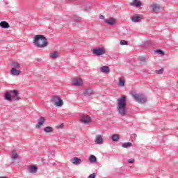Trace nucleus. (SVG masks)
<instances>
[{
    "mask_svg": "<svg viewBox=\"0 0 178 178\" xmlns=\"http://www.w3.org/2000/svg\"><path fill=\"white\" fill-rule=\"evenodd\" d=\"M33 44L38 48H45L48 47V40L42 35H36L33 38Z\"/></svg>",
    "mask_w": 178,
    "mask_h": 178,
    "instance_id": "1",
    "label": "nucleus"
},
{
    "mask_svg": "<svg viewBox=\"0 0 178 178\" xmlns=\"http://www.w3.org/2000/svg\"><path fill=\"white\" fill-rule=\"evenodd\" d=\"M118 111L121 116H126V96L118 99Z\"/></svg>",
    "mask_w": 178,
    "mask_h": 178,
    "instance_id": "2",
    "label": "nucleus"
},
{
    "mask_svg": "<svg viewBox=\"0 0 178 178\" xmlns=\"http://www.w3.org/2000/svg\"><path fill=\"white\" fill-rule=\"evenodd\" d=\"M132 97L138 104H145L147 102V97L143 94H132Z\"/></svg>",
    "mask_w": 178,
    "mask_h": 178,
    "instance_id": "3",
    "label": "nucleus"
},
{
    "mask_svg": "<svg viewBox=\"0 0 178 178\" xmlns=\"http://www.w3.org/2000/svg\"><path fill=\"white\" fill-rule=\"evenodd\" d=\"M51 102H52L55 106H62V105H63V100L58 96H53Z\"/></svg>",
    "mask_w": 178,
    "mask_h": 178,
    "instance_id": "4",
    "label": "nucleus"
},
{
    "mask_svg": "<svg viewBox=\"0 0 178 178\" xmlns=\"http://www.w3.org/2000/svg\"><path fill=\"white\" fill-rule=\"evenodd\" d=\"M106 51L104 47H97L92 49L93 55H96V56H101V55H104Z\"/></svg>",
    "mask_w": 178,
    "mask_h": 178,
    "instance_id": "5",
    "label": "nucleus"
},
{
    "mask_svg": "<svg viewBox=\"0 0 178 178\" xmlns=\"http://www.w3.org/2000/svg\"><path fill=\"white\" fill-rule=\"evenodd\" d=\"M80 120L81 123H84V124H88L91 122V117L86 114H83L81 115Z\"/></svg>",
    "mask_w": 178,
    "mask_h": 178,
    "instance_id": "6",
    "label": "nucleus"
},
{
    "mask_svg": "<svg viewBox=\"0 0 178 178\" xmlns=\"http://www.w3.org/2000/svg\"><path fill=\"white\" fill-rule=\"evenodd\" d=\"M10 92H12L11 98L13 101H19V99H20V96H19L18 90H10Z\"/></svg>",
    "mask_w": 178,
    "mask_h": 178,
    "instance_id": "7",
    "label": "nucleus"
},
{
    "mask_svg": "<svg viewBox=\"0 0 178 178\" xmlns=\"http://www.w3.org/2000/svg\"><path fill=\"white\" fill-rule=\"evenodd\" d=\"M99 72L100 73H104V74H109V73H111V69L109 67L104 65L100 67Z\"/></svg>",
    "mask_w": 178,
    "mask_h": 178,
    "instance_id": "8",
    "label": "nucleus"
},
{
    "mask_svg": "<svg viewBox=\"0 0 178 178\" xmlns=\"http://www.w3.org/2000/svg\"><path fill=\"white\" fill-rule=\"evenodd\" d=\"M130 6H135V8H140L142 6L143 3L140 0H133V2L129 3Z\"/></svg>",
    "mask_w": 178,
    "mask_h": 178,
    "instance_id": "9",
    "label": "nucleus"
},
{
    "mask_svg": "<svg viewBox=\"0 0 178 178\" xmlns=\"http://www.w3.org/2000/svg\"><path fill=\"white\" fill-rule=\"evenodd\" d=\"M12 92H10V91H7L6 92L5 95H4V98L6 101H9L10 102H12V101H13V99H12Z\"/></svg>",
    "mask_w": 178,
    "mask_h": 178,
    "instance_id": "10",
    "label": "nucleus"
},
{
    "mask_svg": "<svg viewBox=\"0 0 178 178\" xmlns=\"http://www.w3.org/2000/svg\"><path fill=\"white\" fill-rule=\"evenodd\" d=\"M44 123H45V118L40 117L38 120V123L36 124V128L40 129V127H41V126H42L44 124Z\"/></svg>",
    "mask_w": 178,
    "mask_h": 178,
    "instance_id": "11",
    "label": "nucleus"
},
{
    "mask_svg": "<svg viewBox=\"0 0 178 178\" xmlns=\"http://www.w3.org/2000/svg\"><path fill=\"white\" fill-rule=\"evenodd\" d=\"M17 158H19V154H17V153L16 152V150L11 151L12 162H15V161H16V159H17Z\"/></svg>",
    "mask_w": 178,
    "mask_h": 178,
    "instance_id": "12",
    "label": "nucleus"
},
{
    "mask_svg": "<svg viewBox=\"0 0 178 178\" xmlns=\"http://www.w3.org/2000/svg\"><path fill=\"white\" fill-rule=\"evenodd\" d=\"M22 72L16 68H12L10 70V74L12 76H19Z\"/></svg>",
    "mask_w": 178,
    "mask_h": 178,
    "instance_id": "13",
    "label": "nucleus"
},
{
    "mask_svg": "<svg viewBox=\"0 0 178 178\" xmlns=\"http://www.w3.org/2000/svg\"><path fill=\"white\" fill-rule=\"evenodd\" d=\"M81 84H83V81L80 78H76L73 81V85L77 87H79Z\"/></svg>",
    "mask_w": 178,
    "mask_h": 178,
    "instance_id": "14",
    "label": "nucleus"
},
{
    "mask_svg": "<svg viewBox=\"0 0 178 178\" xmlns=\"http://www.w3.org/2000/svg\"><path fill=\"white\" fill-rule=\"evenodd\" d=\"M95 143L96 144H99V145L103 144V143H104V139H102V136L101 135H97V136H96Z\"/></svg>",
    "mask_w": 178,
    "mask_h": 178,
    "instance_id": "15",
    "label": "nucleus"
},
{
    "mask_svg": "<svg viewBox=\"0 0 178 178\" xmlns=\"http://www.w3.org/2000/svg\"><path fill=\"white\" fill-rule=\"evenodd\" d=\"M0 27H1V29H9L10 26L6 21H2L0 22Z\"/></svg>",
    "mask_w": 178,
    "mask_h": 178,
    "instance_id": "16",
    "label": "nucleus"
},
{
    "mask_svg": "<svg viewBox=\"0 0 178 178\" xmlns=\"http://www.w3.org/2000/svg\"><path fill=\"white\" fill-rule=\"evenodd\" d=\"M72 163L74 165H80L83 161L81 159H79L78 157H74L72 159Z\"/></svg>",
    "mask_w": 178,
    "mask_h": 178,
    "instance_id": "17",
    "label": "nucleus"
},
{
    "mask_svg": "<svg viewBox=\"0 0 178 178\" xmlns=\"http://www.w3.org/2000/svg\"><path fill=\"white\" fill-rule=\"evenodd\" d=\"M124 84H126V80L124 79V77L122 76L119 78V82H118L119 87H124Z\"/></svg>",
    "mask_w": 178,
    "mask_h": 178,
    "instance_id": "18",
    "label": "nucleus"
},
{
    "mask_svg": "<svg viewBox=\"0 0 178 178\" xmlns=\"http://www.w3.org/2000/svg\"><path fill=\"white\" fill-rule=\"evenodd\" d=\"M150 8L153 10V12H158L161 9V7L158 6V4H153L150 6Z\"/></svg>",
    "mask_w": 178,
    "mask_h": 178,
    "instance_id": "19",
    "label": "nucleus"
},
{
    "mask_svg": "<svg viewBox=\"0 0 178 178\" xmlns=\"http://www.w3.org/2000/svg\"><path fill=\"white\" fill-rule=\"evenodd\" d=\"M141 17L138 15H134L132 17L131 20L132 22H134V23H137L138 22H141Z\"/></svg>",
    "mask_w": 178,
    "mask_h": 178,
    "instance_id": "20",
    "label": "nucleus"
},
{
    "mask_svg": "<svg viewBox=\"0 0 178 178\" xmlns=\"http://www.w3.org/2000/svg\"><path fill=\"white\" fill-rule=\"evenodd\" d=\"M89 162L90 163H95L97 162V157L94 154H91L89 157Z\"/></svg>",
    "mask_w": 178,
    "mask_h": 178,
    "instance_id": "21",
    "label": "nucleus"
},
{
    "mask_svg": "<svg viewBox=\"0 0 178 178\" xmlns=\"http://www.w3.org/2000/svg\"><path fill=\"white\" fill-rule=\"evenodd\" d=\"M84 95L90 97L92 95V90L91 89H86L83 92Z\"/></svg>",
    "mask_w": 178,
    "mask_h": 178,
    "instance_id": "22",
    "label": "nucleus"
},
{
    "mask_svg": "<svg viewBox=\"0 0 178 178\" xmlns=\"http://www.w3.org/2000/svg\"><path fill=\"white\" fill-rule=\"evenodd\" d=\"M38 168L35 165H32L30 168H29V173H37V170H38Z\"/></svg>",
    "mask_w": 178,
    "mask_h": 178,
    "instance_id": "23",
    "label": "nucleus"
},
{
    "mask_svg": "<svg viewBox=\"0 0 178 178\" xmlns=\"http://www.w3.org/2000/svg\"><path fill=\"white\" fill-rule=\"evenodd\" d=\"M122 148H129V147H133V143L130 142L124 143L122 145Z\"/></svg>",
    "mask_w": 178,
    "mask_h": 178,
    "instance_id": "24",
    "label": "nucleus"
},
{
    "mask_svg": "<svg viewBox=\"0 0 178 178\" xmlns=\"http://www.w3.org/2000/svg\"><path fill=\"white\" fill-rule=\"evenodd\" d=\"M11 66L13 69H20V64H19V63L17 62H14L11 63Z\"/></svg>",
    "mask_w": 178,
    "mask_h": 178,
    "instance_id": "25",
    "label": "nucleus"
},
{
    "mask_svg": "<svg viewBox=\"0 0 178 178\" xmlns=\"http://www.w3.org/2000/svg\"><path fill=\"white\" fill-rule=\"evenodd\" d=\"M119 140H120L119 134H113L112 135V140L113 141H115V143H117L118 141H119Z\"/></svg>",
    "mask_w": 178,
    "mask_h": 178,
    "instance_id": "26",
    "label": "nucleus"
},
{
    "mask_svg": "<svg viewBox=\"0 0 178 178\" xmlns=\"http://www.w3.org/2000/svg\"><path fill=\"white\" fill-rule=\"evenodd\" d=\"M50 58H51V59H56V58H58V51H54V53H51L49 54Z\"/></svg>",
    "mask_w": 178,
    "mask_h": 178,
    "instance_id": "27",
    "label": "nucleus"
},
{
    "mask_svg": "<svg viewBox=\"0 0 178 178\" xmlns=\"http://www.w3.org/2000/svg\"><path fill=\"white\" fill-rule=\"evenodd\" d=\"M52 127H46L44 128V133H52Z\"/></svg>",
    "mask_w": 178,
    "mask_h": 178,
    "instance_id": "28",
    "label": "nucleus"
},
{
    "mask_svg": "<svg viewBox=\"0 0 178 178\" xmlns=\"http://www.w3.org/2000/svg\"><path fill=\"white\" fill-rule=\"evenodd\" d=\"M138 60L140 63H145V62H147V58L145 57H138Z\"/></svg>",
    "mask_w": 178,
    "mask_h": 178,
    "instance_id": "29",
    "label": "nucleus"
},
{
    "mask_svg": "<svg viewBox=\"0 0 178 178\" xmlns=\"http://www.w3.org/2000/svg\"><path fill=\"white\" fill-rule=\"evenodd\" d=\"M118 24V21L115 18H112V27H115Z\"/></svg>",
    "mask_w": 178,
    "mask_h": 178,
    "instance_id": "30",
    "label": "nucleus"
},
{
    "mask_svg": "<svg viewBox=\"0 0 178 178\" xmlns=\"http://www.w3.org/2000/svg\"><path fill=\"white\" fill-rule=\"evenodd\" d=\"M156 54H158L159 55H165V52L161 49H156L155 51Z\"/></svg>",
    "mask_w": 178,
    "mask_h": 178,
    "instance_id": "31",
    "label": "nucleus"
},
{
    "mask_svg": "<svg viewBox=\"0 0 178 178\" xmlns=\"http://www.w3.org/2000/svg\"><path fill=\"white\" fill-rule=\"evenodd\" d=\"M120 45H128L129 43L126 40H121L120 42Z\"/></svg>",
    "mask_w": 178,
    "mask_h": 178,
    "instance_id": "32",
    "label": "nucleus"
},
{
    "mask_svg": "<svg viewBox=\"0 0 178 178\" xmlns=\"http://www.w3.org/2000/svg\"><path fill=\"white\" fill-rule=\"evenodd\" d=\"M105 23L109 24L110 26H112V18H110L108 20H106Z\"/></svg>",
    "mask_w": 178,
    "mask_h": 178,
    "instance_id": "33",
    "label": "nucleus"
},
{
    "mask_svg": "<svg viewBox=\"0 0 178 178\" xmlns=\"http://www.w3.org/2000/svg\"><path fill=\"white\" fill-rule=\"evenodd\" d=\"M156 73H157V74H162V73H163V69H160L156 71Z\"/></svg>",
    "mask_w": 178,
    "mask_h": 178,
    "instance_id": "34",
    "label": "nucleus"
},
{
    "mask_svg": "<svg viewBox=\"0 0 178 178\" xmlns=\"http://www.w3.org/2000/svg\"><path fill=\"white\" fill-rule=\"evenodd\" d=\"M95 176H97V175L95 173H92L89 175L88 178H95Z\"/></svg>",
    "mask_w": 178,
    "mask_h": 178,
    "instance_id": "35",
    "label": "nucleus"
},
{
    "mask_svg": "<svg viewBox=\"0 0 178 178\" xmlns=\"http://www.w3.org/2000/svg\"><path fill=\"white\" fill-rule=\"evenodd\" d=\"M128 162L129 163H133L134 162V159H129Z\"/></svg>",
    "mask_w": 178,
    "mask_h": 178,
    "instance_id": "36",
    "label": "nucleus"
},
{
    "mask_svg": "<svg viewBox=\"0 0 178 178\" xmlns=\"http://www.w3.org/2000/svg\"><path fill=\"white\" fill-rule=\"evenodd\" d=\"M113 10H114L115 12H116V10H118V7H116V6H113Z\"/></svg>",
    "mask_w": 178,
    "mask_h": 178,
    "instance_id": "37",
    "label": "nucleus"
},
{
    "mask_svg": "<svg viewBox=\"0 0 178 178\" xmlns=\"http://www.w3.org/2000/svg\"><path fill=\"white\" fill-rule=\"evenodd\" d=\"M99 19H105V16H104V15H100V16H99Z\"/></svg>",
    "mask_w": 178,
    "mask_h": 178,
    "instance_id": "38",
    "label": "nucleus"
},
{
    "mask_svg": "<svg viewBox=\"0 0 178 178\" xmlns=\"http://www.w3.org/2000/svg\"><path fill=\"white\" fill-rule=\"evenodd\" d=\"M91 9V7L90 6H88L87 8H85V10H90Z\"/></svg>",
    "mask_w": 178,
    "mask_h": 178,
    "instance_id": "39",
    "label": "nucleus"
},
{
    "mask_svg": "<svg viewBox=\"0 0 178 178\" xmlns=\"http://www.w3.org/2000/svg\"><path fill=\"white\" fill-rule=\"evenodd\" d=\"M63 127V124H60V127Z\"/></svg>",
    "mask_w": 178,
    "mask_h": 178,
    "instance_id": "40",
    "label": "nucleus"
},
{
    "mask_svg": "<svg viewBox=\"0 0 178 178\" xmlns=\"http://www.w3.org/2000/svg\"><path fill=\"white\" fill-rule=\"evenodd\" d=\"M0 178H6V177H0Z\"/></svg>",
    "mask_w": 178,
    "mask_h": 178,
    "instance_id": "41",
    "label": "nucleus"
}]
</instances>
